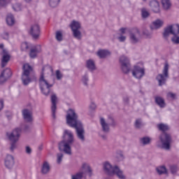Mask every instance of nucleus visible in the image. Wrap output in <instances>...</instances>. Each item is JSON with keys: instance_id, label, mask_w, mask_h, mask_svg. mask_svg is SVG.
Returning a JSON list of instances; mask_svg holds the SVG:
<instances>
[{"instance_id": "obj_1", "label": "nucleus", "mask_w": 179, "mask_h": 179, "mask_svg": "<svg viewBox=\"0 0 179 179\" xmlns=\"http://www.w3.org/2000/svg\"><path fill=\"white\" fill-rule=\"evenodd\" d=\"M78 113L73 109H69L66 115V124L71 128L76 129L78 139L81 142H85V129L80 120H79Z\"/></svg>"}, {"instance_id": "obj_2", "label": "nucleus", "mask_w": 179, "mask_h": 179, "mask_svg": "<svg viewBox=\"0 0 179 179\" xmlns=\"http://www.w3.org/2000/svg\"><path fill=\"white\" fill-rule=\"evenodd\" d=\"M45 73L48 75L52 73V67L50 66H45L42 69V73L39 78V85L42 93H43L45 96H48V94H50L51 87H52L54 85L50 83V82H48V80L44 78V75H45Z\"/></svg>"}, {"instance_id": "obj_3", "label": "nucleus", "mask_w": 179, "mask_h": 179, "mask_svg": "<svg viewBox=\"0 0 179 179\" xmlns=\"http://www.w3.org/2000/svg\"><path fill=\"white\" fill-rule=\"evenodd\" d=\"M64 138H67V140L63 141L59 143V150L60 152H64L66 155H72V151L71 150V145L73 143V133L70 130H64Z\"/></svg>"}, {"instance_id": "obj_4", "label": "nucleus", "mask_w": 179, "mask_h": 179, "mask_svg": "<svg viewBox=\"0 0 179 179\" xmlns=\"http://www.w3.org/2000/svg\"><path fill=\"white\" fill-rule=\"evenodd\" d=\"M103 171L105 174L109 176V177H113V176H117L120 179H125V175L124 172L118 166H113V165L108 162H105L103 164Z\"/></svg>"}, {"instance_id": "obj_5", "label": "nucleus", "mask_w": 179, "mask_h": 179, "mask_svg": "<svg viewBox=\"0 0 179 179\" xmlns=\"http://www.w3.org/2000/svg\"><path fill=\"white\" fill-rule=\"evenodd\" d=\"M22 69V82L24 86H27L31 82H36L37 80V77L35 75L31 76V73H33V67L30 64H24Z\"/></svg>"}, {"instance_id": "obj_6", "label": "nucleus", "mask_w": 179, "mask_h": 179, "mask_svg": "<svg viewBox=\"0 0 179 179\" xmlns=\"http://www.w3.org/2000/svg\"><path fill=\"white\" fill-rule=\"evenodd\" d=\"M22 136V129L15 128L11 132L7 134V138L10 141V150L13 152L17 148V142Z\"/></svg>"}, {"instance_id": "obj_7", "label": "nucleus", "mask_w": 179, "mask_h": 179, "mask_svg": "<svg viewBox=\"0 0 179 179\" xmlns=\"http://www.w3.org/2000/svg\"><path fill=\"white\" fill-rule=\"evenodd\" d=\"M171 136L166 132H164L159 136V141L157 142L158 148H161V149H164L165 150H170V148H171Z\"/></svg>"}, {"instance_id": "obj_8", "label": "nucleus", "mask_w": 179, "mask_h": 179, "mask_svg": "<svg viewBox=\"0 0 179 179\" xmlns=\"http://www.w3.org/2000/svg\"><path fill=\"white\" fill-rule=\"evenodd\" d=\"M87 173L92 176V169L89 164L83 163L80 171L71 176V179H86Z\"/></svg>"}, {"instance_id": "obj_9", "label": "nucleus", "mask_w": 179, "mask_h": 179, "mask_svg": "<svg viewBox=\"0 0 179 179\" xmlns=\"http://www.w3.org/2000/svg\"><path fill=\"white\" fill-rule=\"evenodd\" d=\"M70 27L73 32V36L77 40H82V32H80V22L78 21H72Z\"/></svg>"}, {"instance_id": "obj_10", "label": "nucleus", "mask_w": 179, "mask_h": 179, "mask_svg": "<svg viewBox=\"0 0 179 179\" xmlns=\"http://www.w3.org/2000/svg\"><path fill=\"white\" fill-rule=\"evenodd\" d=\"M169 78V63H166L164 66L162 74H159L157 76V80L158 81L159 86H163L166 84V80Z\"/></svg>"}, {"instance_id": "obj_11", "label": "nucleus", "mask_w": 179, "mask_h": 179, "mask_svg": "<svg viewBox=\"0 0 179 179\" xmlns=\"http://www.w3.org/2000/svg\"><path fill=\"white\" fill-rule=\"evenodd\" d=\"M170 34H173V36H178L179 34L178 24L169 25L166 28H165L164 31V38H167V37H169Z\"/></svg>"}, {"instance_id": "obj_12", "label": "nucleus", "mask_w": 179, "mask_h": 179, "mask_svg": "<svg viewBox=\"0 0 179 179\" xmlns=\"http://www.w3.org/2000/svg\"><path fill=\"white\" fill-rule=\"evenodd\" d=\"M120 63L121 69L124 73H128L131 71V63L129 62V58L126 56H121L120 58Z\"/></svg>"}, {"instance_id": "obj_13", "label": "nucleus", "mask_w": 179, "mask_h": 179, "mask_svg": "<svg viewBox=\"0 0 179 179\" xmlns=\"http://www.w3.org/2000/svg\"><path fill=\"white\" fill-rule=\"evenodd\" d=\"M129 40L131 44H137L141 40V31L138 28H134L130 31Z\"/></svg>"}, {"instance_id": "obj_14", "label": "nucleus", "mask_w": 179, "mask_h": 179, "mask_svg": "<svg viewBox=\"0 0 179 179\" xmlns=\"http://www.w3.org/2000/svg\"><path fill=\"white\" fill-rule=\"evenodd\" d=\"M100 124L102 128V131L103 132L108 133L110 132V125L114 127L115 125V122L114 121V119L113 117H110L108 123L107 122H106V120H104V118L101 117L100 119Z\"/></svg>"}, {"instance_id": "obj_15", "label": "nucleus", "mask_w": 179, "mask_h": 179, "mask_svg": "<svg viewBox=\"0 0 179 179\" xmlns=\"http://www.w3.org/2000/svg\"><path fill=\"white\" fill-rule=\"evenodd\" d=\"M41 33L40 25H38V24L35 23L31 25L29 34H31L34 40H38V38H40Z\"/></svg>"}, {"instance_id": "obj_16", "label": "nucleus", "mask_w": 179, "mask_h": 179, "mask_svg": "<svg viewBox=\"0 0 179 179\" xmlns=\"http://www.w3.org/2000/svg\"><path fill=\"white\" fill-rule=\"evenodd\" d=\"M131 73L136 79H142L145 76V68L139 66H134Z\"/></svg>"}, {"instance_id": "obj_17", "label": "nucleus", "mask_w": 179, "mask_h": 179, "mask_svg": "<svg viewBox=\"0 0 179 179\" xmlns=\"http://www.w3.org/2000/svg\"><path fill=\"white\" fill-rule=\"evenodd\" d=\"M1 55V67L5 68L10 59V55H9V52H8V50L3 49Z\"/></svg>"}, {"instance_id": "obj_18", "label": "nucleus", "mask_w": 179, "mask_h": 179, "mask_svg": "<svg viewBox=\"0 0 179 179\" xmlns=\"http://www.w3.org/2000/svg\"><path fill=\"white\" fill-rule=\"evenodd\" d=\"M58 100V98H57V95L55 94H53L51 96V102H52V106H51V111H52V116L54 120L57 118L55 116V111H57V101Z\"/></svg>"}, {"instance_id": "obj_19", "label": "nucleus", "mask_w": 179, "mask_h": 179, "mask_svg": "<svg viewBox=\"0 0 179 179\" xmlns=\"http://www.w3.org/2000/svg\"><path fill=\"white\" fill-rule=\"evenodd\" d=\"M22 115L26 122H31L33 121V113H31V110L29 109L22 110Z\"/></svg>"}, {"instance_id": "obj_20", "label": "nucleus", "mask_w": 179, "mask_h": 179, "mask_svg": "<svg viewBox=\"0 0 179 179\" xmlns=\"http://www.w3.org/2000/svg\"><path fill=\"white\" fill-rule=\"evenodd\" d=\"M15 164V158L10 155H8L5 159V166L7 169H12Z\"/></svg>"}, {"instance_id": "obj_21", "label": "nucleus", "mask_w": 179, "mask_h": 179, "mask_svg": "<svg viewBox=\"0 0 179 179\" xmlns=\"http://www.w3.org/2000/svg\"><path fill=\"white\" fill-rule=\"evenodd\" d=\"M150 6L155 13H159L160 12V5L157 0H152L150 2Z\"/></svg>"}, {"instance_id": "obj_22", "label": "nucleus", "mask_w": 179, "mask_h": 179, "mask_svg": "<svg viewBox=\"0 0 179 179\" xmlns=\"http://www.w3.org/2000/svg\"><path fill=\"white\" fill-rule=\"evenodd\" d=\"M41 52V46L40 45H37L36 46L34 47L31 49L29 52V57L31 58H36L38 54Z\"/></svg>"}, {"instance_id": "obj_23", "label": "nucleus", "mask_w": 179, "mask_h": 179, "mask_svg": "<svg viewBox=\"0 0 179 179\" xmlns=\"http://www.w3.org/2000/svg\"><path fill=\"white\" fill-rule=\"evenodd\" d=\"M97 55L99 58H107L111 55V52L108 50H100L97 52Z\"/></svg>"}, {"instance_id": "obj_24", "label": "nucleus", "mask_w": 179, "mask_h": 179, "mask_svg": "<svg viewBox=\"0 0 179 179\" xmlns=\"http://www.w3.org/2000/svg\"><path fill=\"white\" fill-rule=\"evenodd\" d=\"M50 167L48 162L45 161L42 164L41 173L42 174H48L50 173Z\"/></svg>"}, {"instance_id": "obj_25", "label": "nucleus", "mask_w": 179, "mask_h": 179, "mask_svg": "<svg viewBox=\"0 0 179 179\" xmlns=\"http://www.w3.org/2000/svg\"><path fill=\"white\" fill-rule=\"evenodd\" d=\"M155 103L161 107V108H164L166 107V102H164V99L162 96H155Z\"/></svg>"}, {"instance_id": "obj_26", "label": "nucleus", "mask_w": 179, "mask_h": 179, "mask_svg": "<svg viewBox=\"0 0 179 179\" xmlns=\"http://www.w3.org/2000/svg\"><path fill=\"white\" fill-rule=\"evenodd\" d=\"M86 66L90 71H94L96 69V64L92 59H89L86 62Z\"/></svg>"}, {"instance_id": "obj_27", "label": "nucleus", "mask_w": 179, "mask_h": 179, "mask_svg": "<svg viewBox=\"0 0 179 179\" xmlns=\"http://www.w3.org/2000/svg\"><path fill=\"white\" fill-rule=\"evenodd\" d=\"M163 20L157 19L152 22V29H160L162 26H163Z\"/></svg>"}, {"instance_id": "obj_28", "label": "nucleus", "mask_w": 179, "mask_h": 179, "mask_svg": "<svg viewBox=\"0 0 179 179\" xmlns=\"http://www.w3.org/2000/svg\"><path fill=\"white\" fill-rule=\"evenodd\" d=\"M6 22L8 26H13V24H15V17H13V15L8 14Z\"/></svg>"}, {"instance_id": "obj_29", "label": "nucleus", "mask_w": 179, "mask_h": 179, "mask_svg": "<svg viewBox=\"0 0 179 179\" xmlns=\"http://www.w3.org/2000/svg\"><path fill=\"white\" fill-rule=\"evenodd\" d=\"M141 142L142 145H150V142H152V138L150 137L145 136L141 138Z\"/></svg>"}, {"instance_id": "obj_30", "label": "nucleus", "mask_w": 179, "mask_h": 179, "mask_svg": "<svg viewBox=\"0 0 179 179\" xmlns=\"http://www.w3.org/2000/svg\"><path fill=\"white\" fill-rule=\"evenodd\" d=\"M1 75L6 78L7 79L10 78L12 76V71L10 69H6L3 71H2Z\"/></svg>"}, {"instance_id": "obj_31", "label": "nucleus", "mask_w": 179, "mask_h": 179, "mask_svg": "<svg viewBox=\"0 0 179 179\" xmlns=\"http://www.w3.org/2000/svg\"><path fill=\"white\" fill-rule=\"evenodd\" d=\"M162 3L164 9H169L170 6H171V2L170 0H162Z\"/></svg>"}, {"instance_id": "obj_32", "label": "nucleus", "mask_w": 179, "mask_h": 179, "mask_svg": "<svg viewBox=\"0 0 179 179\" xmlns=\"http://www.w3.org/2000/svg\"><path fill=\"white\" fill-rule=\"evenodd\" d=\"M143 36H144L145 38H152V37H153V34L148 29H143Z\"/></svg>"}, {"instance_id": "obj_33", "label": "nucleus", "mask_w": 179, "mask_h": 179, "mask_svg": "<svg viewBox=\"0 0 179 179\" xmlns=\"http://www.w3.org/2000/svg\"><path fill=\"white\" fill-rule=\"evenodd\" d=\"M116 159L117 162H122V160H124V155L122 154V151H117Z\"/></svg>"}, {"instance_id": "obj_34", "label": "nucleus", "mask_w": 179, "mask_h": 179, "mask_svg": "<svg viewBox=\"0 0 179 179\" xmlns=\"http://www.w3.org/2000/svg\"><path fill=\"white\" fill-rule=\"evenodd\" d=\"M158 174H166L167 173V169H166L165 166H159L156 169Z\"/></svg>"}, {"instance_id": "obj_35", "label": "nucleus", "mask_w": 179, "mask_h": 179, "mask_svg": "<svg viewBox=\"0 0 179 179\" xmlns=\"http://www.w3.org/2000/svg\"><path fill=\"white\" fill-rule=\"evenodd\" d=\"M59 1L60 0H50L49 3L51 8H57V6L59 5Z\"/></svg>"}, {"instance_id": "obj_36", "label": "nucleus", "mask_w": 179, "mask_h": 179, "mask_svg": "<svg viewBox=\"0 0 179 179\" xmlns=\"http://www.w3.org/2000/svg\"><path fill=\"white\" fill-rule=\"evenodd\" d=\"M158 128L159 131H162V132H165V131H168L169 126L164 124H158Z\"/></svg>"}, {"instance_id": "obj_37", "label": "nucleus", "mask_w": 179, "mask_h": 179, "mask_svg": "<svg viewBox=\"0 0 179 179\" xmlns=\"http://www.w3.org/2000/svg\"><path fill=\"white\" fill-rule=\"evenodd\" d=\"M141 15L143 19H146V17H149V16L150 15V13H149V11L146 10L145 8H142Z\"/></svg>"}, {"instance_id": "obj_38", "label": "nucleus", "mask_w": 179, "mask_h": 179, "mask_svg": "<svg viewBox=\"0 0 179 179\" xmlns=\"http://www.w3.org/2000/svg\"><path fill=\"white\" fill-rule=\"evenodd\" d=\"M64 159L63 153H57V164H61L62 163V159Z\"/></svg>"}, {"instance_id": "obj_39", "label": "nucleus", "mask_w": 179, "mask_h": 179, "mask_svg": "<svg viewBox=\"0 0 179 179\" xmlns=\"http://www.w3.org/2000/svg\"><path fill=\"white\" fill-rule=\"evenodd\" d=\"M30 47V45L27 42H24L21 45V50L22 51H27V49Z\"/></svg>"}, {"instance_id": "obj_40", "label": "nucleus", "mask_w": 179, "mask_h": 179, "mask_svg": "<svg viewBox=\"0 0 179 179\" xmlns=\"http://www.w3.org/2000/svg\"><path fill=\"white\" fill-rule=\"evenodd\" d=\"M82 82L85 86H87L89 83V76H87V75L83 76L82 78Z\"/></svg>"}, {"instance_id": "obj_41", "label": "nucleus", "mask_w": 179, "mask_h": 179, "mask_svg": "<svg viewBox=\"0 0 179 179\" xmlns=\"http://www.w3.org/2000/svg\"><path fill=\"white\" fill-rule=\"evenodd\" d=\"M9 3H10V0H0V8H4Z\"/></svg>"}, {"instance_id": "obj_42", "label": "nucleus", "mask_w": 179, "mask_h": 179, "mask_svg": "<svg viewBox=\"0 0 179 179\" xmlns=\"http://www.w3.org/2000/svg\"><path fill=\"white\" fill-rule=\"evenodd\" d=\"M56 39L57 41H62V31H57L56 32Z\"/></svg>"}, {"instance_id": "obj_43", "label": "nucleus", "mask_w": 179, "mask_h": 179, "mask_svg": "<svg viewBox=\"0 0 179 179\" xmlns=\"http://www.w3.org/2000/svg\"><path fill=\"white\" fill-rule=\"evenodd\" d=\"M170 170L172 174H176L178 171V167L176 165H172L170 167Z\"/></svg>"}, {"instance_id": "obj_44", "label": "nucleus", "mask_w": 179, "mask_h": 179, "mask_svg": "<svg viewBox=\"0 0 179 179\" xmlns=\"http://www.w3.org/2000/svg\"><path fill=\"white\" fill-rule=\"evenodd\" d=\"M171 41L173 44H179V36L175 35L172 37Z\"/></svg>"}, {"instance_id": "obj_45", "label": "nucleus", "mask_w": 179, "mask_h": 179, "mask_svg": "<svg viewBox=\"0 0 179 179\" xmlns=\"http://www.w3.org/2000/svg\"><path fill=\"white\" fill-rule=\"evenodd\" d=\"M13 9H14L15 12H19V10L22 9V5H20V3H16L13 6Z\"/></svg>"}, {"instance_id": "obj_46", "label": "nucleus", "mask_w": 179, "mask_h": 179, "mask_svg": "<svg viewBox=\"0 0 179 179\" xmlns=\"http://www.w3.org/2000/svg\"><path fill=\"white\" fill-rule=\"evenodd\" d=\"M63 76H64L61 73V71L59 70L56 71V78L57 80H61Z\"/></svg>"}, {"instance_id": "obj_47", "label": "nucleus", "mask_w": 179, "mask_h": 179, "mask_svg": "<svg viewBox=\"0 0 179 179\" xmlns=\"http://www.w3.org/2000/svg\"><path fill=\"white\" fill-rule=\"evenodd\" d=\"M6 80H8V78L6 77L3 76V74H1L0 75V85L5 83V82H6Z\"/></svg>"}, {"instance_id": "obj_48", "label": "nucleus", "mask_w": 179, "mask_h": 179, "mask_svg": "<svg viewBox=\"0 0 179 179\" xmlns=\"http://www.w3.org/2000/svg\"><path fill=\"white\" fill-rule=\"evenodd\" d=\"M120 31L121 34H125V33H127V32L130 33L131 30H129L127 28H121L120 29Z\"/></svg>"}, {"instance_id": "obj_49", "label": "nucleus", "mask_w": 179, "mask_h": 179, "mask_svg": "<svg viewBox=\"0 0 179 179\" xmlns=\"http://www.w3.org/2000/svg\"><path fill=\"white\" fill-rule=\"evenodd\" d=\"M117 39L119 40V41H120V43H124V41H125V40H127V36H120L117 38Z\"/></svg>"}, {"instance_id": "obj_50", "label": "nucleus", "mask_w": 179, "mask_h": 179, "mask_svg": "<svg viewBox=\"0 0 179 179\" xmlns=\"http://www.w3.org/2000/svg\"><path fill=\"white\" fill-rule=\"evenodd\" d=\"M142 125V121L141 120H136L135 126L136 128H139Z\"/></svg>"}, {"instance_id": "obj_51", "label": "nucleus", "mask_w": 179, "mask_h": 179, "mask_svg": "<svg viewBox=\"0 0 179 179\" xmlns=\"http://www.w3.org/2000/svg\"><path fill=\"white\" fill-rule=\"evenodd\" d=\"M167 97H169V99H176V94L169 92L167 94Z\"/></svg>"}, {"instance_id": "obj_52", "label": "nucleus", "mask_w": 179, "mask_h": 179, "mask_svg": "<svg viewBox=\"0 0 179 179\" xmlns=\"http://www.w3.org/2000/svg\"><path fill=\"white\" fill-rule=\"evenodd\" d=\"M3 38H4V40H9V34L8 32H4L3 34Z\"/></svg>"}, {"instance_id": "obj_53", "label": "nucleus", "mask_w": 179, "mask_h": 179, "mask_svg": "<svg viewBox=\"0 0 179 179\" xmlns=\"http://www.w3.org/2000/svg\"><path fill=\"white\" fill-rule=\"evenodd\" d=\"M25 152L27 153V155H30L31 153V148H30L29 146H27L25 148Z\"/></svg>"}, {"instance_id": "obj_54", "label": "nucleus", "mask_w": 179, "mask_h": 179, "mask_svg": "<svg viewBox=\"0 0 179 179\" xmlns=\"http://www.w3.org/2000/svg\"><path fill=\"white\" fill-rule=\"evenodd\" d=\"M123 102L124 104H128L129 103V98H128V96H124L123 98Z\"/></svg>"}, {"instance_id": "obj_55", "label": "nucleus", "mask_w": 179, "mask_h": 179, "mask_svg": "<svg viewBox=\"0 0 179 179\" xmlns=\"http://www.w3.org/2000/svg\"><path fill=\"white\" fill-rule=\"evenodd\" d=\"M96 103H91L90 106V110H96Z\"/></svg>"}, {"instance_id": "obj_56", "label": "nucleus", "mask_w": 179, "mask_h": 179, "mask_svg": "<svg viewBox=\"0 0 179 179\" xmlns=\"http://www.w3.org/2000/svg\"><path fill=\"white\" fill-rule=\"evenodd\" d=\"M3 108V101H0V111Z\"/></svg>"}, {"instance_id": "obj_57", "label": "nucleus", "mask_w": 179, "mask_h": 179, "mask_svg": "<svg viewBox=\"0 0 179 179\" xmlns=\"http://www.w3.org/2000/svg\"><path fill=\"white\" fill-rule=\"evenodd\" d=\"M25 2H27V3H30V2H31V0H24Z\"/></svg>"}, {"instance_id": "obj_58", "label": "nucleus", "mask_w": 179, "mask_h": 179, "mask_svg": "<svg viewBox=\"0 0 179 179\" xmlns=\"http://www.w3.org/2000/svg\"><path fill=\"white\" fill-rule=\"evenodd\" d=\"M0 48H3V44H0Z\"/></svg>"}, {"instance_id": "obj_59", "label": "nucleus", "mask_w": 179, "mask_h": 179, "mask_svg": "<svg viewBox=\"0 0 179 179\" xmlns=\"http://www.w3.org/2000/svg\"><path fill=\"white\" fill-rule=\"evenodd\" d=\"M102 138H103V139H105V138H106L104 136H102Z\"/></svg>"}, {"instance_id": "obj_60", "label": "nucleus", "mask_w": 179, "mask_h": 179, "mask_svg": "<svg viewBox=\"0 0 179 179\" xmlns=\"http://www.w3.org/2000/svg\"><path fill=\"white\" fill-rule=\"evenodd\" d=\"M106 179H111V178H106Z\"/></svg>"}, {"instance_id": "obj_61", "label": "nucleus", "mask_w": 179, "mask_h": 179, "mask_svg": "<svg viewBox=\"0 0 179 179\" xmlns=\"http://www.w3.org/2000/svg\"><path fill=\"white\" fill-rule=\"evenodd\" d=\"M150 29H152V25H150Z\"/></svg>"}, {"instance_id": "obj_62", "label": "nucleus", "mask_w": 179, "mask_h": 179, "mask_svg": "<svg viewBox=\"0 0 179 179\" xmlns=\"http://www.w3.org/2000/svg\"><path fill=\"white\" fill-rule=\"evenodd\" d=\"M143 1H146V0H143Z\"/></svg>"}]
</instances>
